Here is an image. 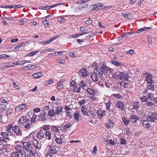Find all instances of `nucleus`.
I'll list each match as a JSON object with an SVG mask.
<instances>
[{"label":"nucleus","instance_id":"1","mask_svg":"<svg viewBox=\"0 0 157 157\" xmlns=\"http://www.w3.org/2000/svg\"><path fill=\"white\" fill-rule=\"evenodd\" d=\"M20 123L23 125V127L28 130L32 128L33 126L30 123V121L29 119H24L23 118L19 119Z\"/></svg>","mask_w":157,"mask_h":157},{"label":"nucleus","instance_id":"2","mask_svg":"<svg viewBox=\"0 0 157 157\" xmlns=\"http://www.w3.org/2000/svg\"><path fill=\"white\" fill-rule=\"evenodd\" d=\"M57 152L55 146L50 145L48 146V151L47 152L45 156H48L53 155Z\"/></svg>","mask_w":157,"mask_h":157},{"label":"nucleus","instance_id":"3","mask_svg":"<svg viewBox=\"0 0 157 157\" xmlns=\"http://www.w3.org/2000/svg\"><path fill=\"white\" fill-rule=\"evenodd\" d=\"M24 151L20 149H17V151L13 152L11 157H22L24 155Z\"/></svg>","mask_w":157,"mask_h":157},{"label":"nucleus","instance_id":"4","mask_svg":"<svg viewBox=\"0 0 157 157\" xmlns=\"http://www.w3.org/2000/svg\"><path fill=\"white\" fill-rule=\"evenodd\" d=\"M80 31L82 32V33H78L73 35L70 36H68L67 38L69 39L76 38L77 37L80 36V35H82L83 34L86 33V32L85 30V28L84 27H80Z\"/></svg>","mask_w":157,"mask_h":157},{"label":"nucleus","instance_id":"5","mask_svg":"<svg viewBox=\"0 0 157 157\" xmlns=\"http://www.w3.org/2000/svg\"><path fill=\"white\" fill-rule=\"evenodd\" d=\"M147 119L149 121L154 122L155 119L157 120V113L155 112H151V115L147 116Z\"/></svg>","mask_w":157,"mask_h":157},{"label":"nucleus","instance_id":"6","mask_svg":"<svg viewBox=\"0 0 157 157\" xmlns=\"http://www.w3.org/2000/svg\"><path fill=\"white\" fill-rule=\"evenodd\" d=\"M79 75L82 77L84 78L86 77L89 75V73L87 72L86 70L84 68H82L79 71Z\"/></svg>","mask_w":157,"mask_h":157},{"label":"nucleus","instance_id":"7","mask_svg":"<svg viewBox=\"0 0 157 157\" xmlns=\"http://www.w3.org/2000/svg\"><path fill=\"white\" fill-rule=\"evenodd\" d=\"M71 85V87L73 88V90L74 91L77 93H79L80 92V88L75 82H72Z\"/></svg>","mask_w":157,"mask_h":157},{"label":"nucleus","instance_id":"8","mask_svg":"<svg viewBox=\"0 0 157 157\" xmlns=\"http://www.w3.org/2000/svg\"><path fill=\"white\" fill-rule=\"evenodd\" d=\"M46 115L47 113L46 112L41 113L38 116L39 121H47Z\"/></svg>","mask_w":157,"mask_h":157},{"label":"nucleus","instance_id":"9","mask_svg":"<svg viewBox=\"0 0 157 157\" xmlns=\"http://www.w3.org/2000/svg\"><path fill=\"white\" fill-rule=\"evenodd\" d=\"M27 105L25 103H24L17 106L15 108V110L18 112L23 110L26 108Z\"/></svg>","mask_w":157,"mask_h":157},{"label":"nucleus","instance_id":"10","mask_svg":"<svg viewBox=\"0 0 157 157\" xmlns=\"http://www.w3.org/2000/svg\"><path fill=\"white\" fill-rule=\"evenodd\" d=\"M100 69L102 71L104 72V73H106L108 70H109L110 68L107 67L105 64L104 63H102L100 64Z\"/></svg>","mask_w":157,"mask_h":157},{"label":"nucleus","instance_id":"11","mask_svg":"<svg viewBox=\"0 0 157 157\" xmlns=\"http://www.w3.org/2000/svg\"><path fill=\"white\" fill-rule=\"evenodd\" d=\"M14 132L19 136L22 135V132L21 131L20 127L18 126H15L12 128Z\"/></svg>","mask_w":157,"mask_h":157},{"label":"nucleus","instance_id":"12","mask_svg":"<svg viewBox=\"0 0 157 157\" xmlns=\"http://www.w3.org/2000/svg\"><path fill=\"white\" fill-rule=\"evenodd\" d=\"M147 76L146 77V80L149 84H152L154 83L153 80L152 79V76L151 75L149 74L148 73H146Z\"/></svg>","mask_w":157,"mask_h":157},{"label":"nucleus","instance_id":"13","mask_svg":"<svg viewBox=\"0 0 157 157\" xmlns=\"http://www.w3.org/2000/svg\"><path fill=\"white\" fill-rule=\"evenodd\" d=\"M120 75V79L122 80L128 81V75L127 74L123 72H121Z\"/></svg>","mask_w":157,"mask_h":157},{"label":"nucleus","instance_id":"14","mask_svg":"<svg viewBox=\"0 0 157 157\" xmlns=\"http://www.w3.org/2000/svg\"><path fill=\"white\" fill-rule=\"evenodd\" d=\"M117 107L121 110H123L124 108V105L123 102L121 101H118L116 104Z\"/></svg>","mask_w":157,"mask_h":157},{"label":"nucleus","instance_id":"15","mask_svg":"<svg viewBox=\"0 0 157 157\" xmlns=\"http://www.w3.org/2000/svg\"><path fill=\"white\" fill-rule=\"evenodd\" d=\"M23 145L24 146V148L25 149V151H27L28 152L29 150V148L32 147L31 144H29L28 142H23Z\"/></svg>","mask_w":157,"mask_h":157},{"label":"nucleus","instance_id":"16","mask_svg":"<svg viewBox=\"0 0 157 157\" xmlns=\"http://www.w3.org/2000/svg\"><path fill=\"white\" fill-rule=\"evenodd\" d=\"M105 110H103L101 109H99L98 110L97 113L98 116L100 118H101L103 116L106 115Z\"/></svg>","mask_w":157,"mask_h":157},{"label":"nucleus","instance_id":"17","mask_svg":"<svg viewBox=\"0 0 157 157\" xmlns=\"http://www.w3.org/2000/svg\"><path fill=\"white\" fill-rule=\"evenodd\" d=\"M121 72L116 71L113 72V77L116 79H120V75H121Z\"/></svg>","mask_w":157,"mask_h":157},{"label":"nucleus","instance_id":"18","mask_svg":"<svg viewBox=\"0 0 157 157\" xmlns=\"http://www.w3.org/2000/svg\"><path fill=\"white\" fill-rule=\"evenodd\" d=\"M44 132H43V131L40 130L38 132L37 134V137L39 139H44Z\"/></svg>","mask_w":157,"mask_h":157},{"label":"nucleus","instance_id":"19","mask_svg":"<svg viewBox=\"0 0 157 157\" xmlns=\"http://www.w3.org/2000/svg\"><path fill=\"white\" fill-rule=\"evenodd\" d=\"M93 6V10H97L100 9L101 7L103 5L101 3H98L93 4L92 5Z\"/></svg>","mask_w":157,"mask_h":157},{"label":"nucleus","instance_id":"20","mask_svg":"<svg viewBox=\"0 0 157 157\" xmlns=\"http://www.w3.org/2000/svg\"><path fill=\"white\" fill-rule=\"evenodd\" d=\"M81 111L83 113L85 114L87 116H88V113L89 110H88L86 108L85 106H83L81 108Z\"/></svg>","mask_w":157,"mask_h":157},{"label":"nucleus","instance_id":"21","mask_svg":"<svg viewBox=\"0 0 157 157\" xmlns=\"http://www.w3.org/2000/svg\"><path fill=\"white\" fill-rule=\"evenodd\" d=\"M63 4V3H62V2L59 3H58L54 5H52V6L44 7V8H43V9L44 10L49 9L50 8H51L53 7L58 6H59Z\"/></svg>","mask_w":157,"mask_h":157},{"label":"nucleus","instance_id":"22","mask_svg":"<svg viewBox=\"0 0 157 157\" xmlns=\"http://www.w3.org/2000/svg\"><path fill=\"white\" fill-rule=\"evenodd\" d=\"M91 76L92 79L94 81H97L98 80V74L97 72L94 73V74H91Z\"/></svg>","mask_w":157,"mask_h":157},{"label":"nucleus","instance_id":"23","mask_svg":"<svg viewBox=\"0 0 157 157\" xmlns=\"http://www.w3.org/2000/svg\"><path fill=\"white\" fill-rule=\"evenodd\" d=\"M139 117L136 116L134 115L131 116L130 117L131 121L132 123H136V122L137 121L139 120Z\"/></svg>","mask_w":157,"mask_h":157},{"label":"nucleus","instance_id":"24","mask_svg":"<svg viewBox=\"0 0 157 157\" xmlns=\"http://www.w3.org/2000/svg\"><path fill=\"white\" fill-rule=\"evenodd\" d=\"M97 74H98V76L99 77H101L103 75V73H104L103 71L100 70L99 67H96L95 70Z\"/></svg>","mask_w":157,"mask_h":157},{"label":"nucleus","instance_id":"25","mask_svg":"<svg viewBox=\"0 0 157 157\" xmlns=\"http://www.w3.org/2000/svg\"><path fill=\"white\" fill-rule=\"evenodd\" d=\"M150 28L144 27L140 29H139L136 31L135 32V33H140L142 32L145 30H147V29H150Z\"/></svg>","mask_w":157,"mask_h":157},{"label":"nucleus","instance_id":"26","mask_svg":"<svg viewBox=\"0 0 157 157\" xmlns=\"http://www.w3.org/2000/svg\"><path fill=\"white\" fill-rule=\"evenodd\" d=\"M42 74L40 72H39L32 75V77L34 78H38L42 76Z\"/></svg>","mask_w":157,"mask_h":157},{"label":"nucleus","instance_id":"27","mask_svg":"<svg viewBox=\"0 0 157 157\" xmlns=\"http://www.w3.org/2000/svg\"><path fill=\"white\" fill-rule=\"evenodd\" d=\"M146 106L147 108H149L153 107L154 106H155V105L154 103L151 101H147L146 103Z\"/></svg>","mask_w":157,"mask_h":157},{"label":"nucleus","instance_id":"28","mask_svg":"<svg viewBox=\"0 0 157 157\" xmlns=\"http://www.w3.org/2000/svg\"><path fill=\"white\" fill-rule=\"evenodd\" d=\"M48 115L51 117H52L56 115V113L53 109H49L48 112Z\"/></svg>","mask_w":157,"mask_h":157},{"label":"nucleus","instance_id":"29","mask_svg":"<svg viewBox=\"0 0 157 157\" xmlns=\"http://www.w3.org/2000/svg\"><path fill=\"white\" fill-rule=\"evenodd\" d=\"M33 147H35L36 149H39L40 146L39 144L38 141L36 140H34L33 142Z\"/></svg>","mask_w":157,"mask_h":157},{"label":"nucleus","instance_id":"30","mask_svg":"<svg viewBox=\"0 0 157 157\" xmlns=\"http://www.w3.org/2000/svg\"><path fill=\"white\" fill-rule=\"evenodd\" d=\"M111 62L112 64H113L116 66H120L123 65V64L122 63L118 62L117 61L112 60Z\"/></svg>","mask_w":157,"mask_h":157},{"label":"nucleus","instance_id":"31","mask_svg":"<svg viewBox=\"0 0 157 157\" xmlns=\"http://www.w3.org/2000/svg\"><path fill=\"white\" fill-rule=\"evenodd\" d=\"M87 92L90 94L94 95L95 94V91L92 88H88L87 89Z\"/></svg>","mask_w":157,"mask_h":157},{"label":"nucleus","instance_id":"32","mask_svg":"<svg viewBox=\"0 0 157 157\" xmlns=\"http://www.w3.org/2000/svg\"><path fill=\"white\" fill-rule=\"evenodd\" d=\"M143 126L147 128H149L150 127V124H148V121L147 120H144L142 122Z\"/></svg>","mask_w":157,"mask_h":157},{"label":"nucleus","instance_id":"33","mask_svg":"<svg viewBox=\"0 0 157 157\" xmlns=\"http://www.w3.org/2000/svg\"><path fill=\"white\" fill-rule=\"evenodd\" d=\"M113 123L111 121H109L106 124V127L109 128L113 127Z\"/></svg>","mask_w":157,"mask_h":157},{"label":"nucleus","instance_id":"34","mask_svg":"<svg viewBox=\"0 0 157 157\" xmlns=\"http://www.w3.org/2000/svg\"><path fill=\"white\" fill-rule=\"evenodd\" d=\"M51 135L52 134L49 132L47 131L45 132V136H46V139L50 140L52 137Z\"/></svg>","mask_w":157,"mask_h":157},{"label":"nucleus","instance_id":"35","mask_svg":"<svg viewBox=\"0 0 157 157\" xmlns=\"http://www.w3.org/2000/svg\"><path fill=\"white\" fill-rule=\"evenodd\" d=\"M63 82H59L57 83V88L59 90L62 89L63 88Z\"/></svg>","mask_w":157,"mask_h":157},{"label":"nucleus","instance_id":"36","mask_svg":"<svg viewBox=\"0 0 157 157\" xmlns=\"http://www.w3.org/2000/svg\"><path fill=\"white\" fill-rule=\"evenodd\" d=\"M1 136L5 138V140L8 139V135L6 132H1Z\"/></svg>","mask_w":157,"mask_h":157},{"label":"nucleus","instance_id":"37","mask_svg":"<svg viewBox=\"0 0 157 157\" xmlns=\"http://www.w3.org/2000/svg\"><path fill=\"white\" fill-rule=\"evenodd\" d=\"M54 40H47L44 41L43 42H38V44H48L52 42Z\"/></svg>","mask_w":157,"mask_h":157},{"label":"nucleus","instance_id":"38","mask_svg":"<svg viewBox=\"0 0 157 157\" xmlns=\"http://www.w3.org/2000/svg\"><path fill=\"white\" fill-rule=\"evenodd\" d=\"M127 119V118H126L125 117L122 118V121H123V123L126 125H128V123L130 121L129 120H128Z\"/></svg>","mask_w":157,"mask_h":157},{"label":"nucleus","instance_id":"39","mask_svg":"<svg viewBox=\"0 0 157 157\" xmlns=\"http://www.w3.org/2000/svg\"><path fill=\"white\" fill-rule=\"evenodd\" d=\"M86 86V82L85 81H81L80 83L79 86L80 88L81 87L84 88Z\"/></svg>","mask_w":157,"mask_h":157},{"label":"nucleus","instance_id":"40","mask_svg":"<svg viewBox=\"0 0 157 157\" xmlns=\"http://www.w3.org/2000/svg\"><path fill=\"white\" fill-rule=\"evenodd\" d=\"M56 141L58 144H60L63 143L62 138L61 137L59 138H56Z\"/></svg>","mask_w":157,"mask_h":157},{"label":"nucleus","instance_id":"41","mask_svg":"<svg viewBox=\"0 0 157 157\" xmlns=\"http://www.w3.org/2000/svg\"><path fill=\"white\" fill-rule=\"evenodd\" d=\"M80 116L78 113H75L74 114V118L75 120L77 121H78V119Z\"/></svg>","mask_w":157,"mask_h":157},{"label":"nucleus","instance_id":"42","mask_svg":"<svg viewBox=\"0 0 157 157\" xmlns=\"http://www.w3.org/2000/svg\"><path fill=\"white\" fill-rule=\"evenodd\" d=\"M53 82V80L52 78H49L48 80L45 81L44 83L45 85L50 84Z\"/></svg>","mask_w":157,"mask_h":157},{"label":"nucleus","instance_id":"43","mask_svg":"<svg viewBox=\"0 0 157 157\" xmlns=\"http://www.w3.org/2000/svg\"><path fill=\"white\" fill-rule=\"evenodd\" d=\"M140 99L142 102H147L148 100V98L145 96H143Z\"/></svg>","mask_w":157,"mask_h":157},{"label":"nucleus","instance_id":"44","mask_svg":"<svg viewBox=\"0 0 157 157\" xmlns=\"http://www.w3.org/2000/svg\"><path fill=\"white\" fill-rule=\"evenodd\" d=\"M72 124H71V123L68 122L66 123L64 125V127L65 128H69L71 127Z\"/></svg>","mask_w":157,"mask_h":157},{"label":"nucleus","instance_id":"45","mask_svg":"<svg viewBox=\"0 0 157 157\" xmlns=\"http://www.w3.org/2000/svg\"><path fill=\"white\" fill-rule=\"evenodd\" d=\"M56 112H55V113L56 114V113L57 115L59 114L60 113L62 112V109L61 108L57 107V108H56Z\"/></svg>","mask_w":157,"mask_h":157},{"label":"nucleus","instance_id":"46","mask_svg":"<svg viewBox=\"0 0 157 157\" xmlns=\"http://www.w3.org/2000/svg\"><path fill=\"white\" fill-rule=\"evenodd\" d=\"M147 90H150L154 91V90H155L154 85H149L147 86Z\"/></svg>","mask_w":157,"mask_h":157},{"label":"nucleus","instance_id":"47","mask_svg":"<svg viewBox=\"0 0 157 157\" xmlns=\"http://www.w3.org/2000/svg\"><path fill=\"white\" fill-rule=\"evenodd\" d=\"M37 117L36 115L33 114L32 117L31 118V123H34L35 121V119Z\"/></svg>","mask_w":157,"mask_h":157},{"label":"nucleus","instance_id":"48","mask_svg":"<svg viewBox=\"0 0 157 157\" xmlns=\"http://www.w3.org/2000/svg\"><path fill=\"white\" fill-rule=\"evenodd\" d=\"M111 104L110 101H108L106 104V110H109L110 109V107L111 105Z\"/></svg>","mask_w":157,"mask_h":157},{"label":"nucleus","instance_id":"49","mask_svg":"<svg viewBox=\"0 0 157 157\" xmlns=\"http://www.w3.org/2000/svg\"><path fill=\"white\" fill-rule=\"evenodd\" d=\"M153 97V94L151 93H149L147 95V98L150 100H152Z\"/></svg>","mask_w":157,"mask_h":157},{"label":"nucleus","instance_id":"50","mask_svg":"<svg viewBox=\"0 0 157 157\" xmlns=\"http://www.w3.org/2000/svg\"><path fill=\"white\" fill-rule=\"evenodd\" d=\"M129 35V33H126L124 34L123 35L121 36H120V38H124L128 36Z\"/></svg>","mask_w":157,"mask_h":157},{"label":"nucleus","instance_id":"51","mask_svg":"<svg viewBox=\"0 0 157 157\" xmlns=\"http://www.w3.org/2000/svg\"><path fill=\"white\" fill-rule=\"evenodd\" d=\"M30 153H31V155H33L35 153V151L34 149L31 147L29 149V151Z\"/></svg>","mask_w":157,"mask_h":157},{"label":"nucleus","instance_id":"52","mask_svg":"<svg viewBox=\"0 0 157 157\" xmlns=\"http://www.w3.org/2000/svg\"><path fill=\"white\" fill-rule=\"evenodd\" d=\"M78 103L80 105H82L85 103V99H82L81 100L79 101Z\"/></svg>","mask_w":157,"mask_h":157},{"label":"nucleus","instance_id":"53","mask_svg":"<svg viewBox=\"0 0 157 157\" xmlns=\"http://www.w3.org/2000/svg\"><path fill=\"white\" fill-rule=\"evenodd\" d=\"M21 65H23L27 63H31V62L30 60H21Z\"/></svg>","mask_w":157,"mask_h":157},{"label":"nucleus","instance_id":"54","mask_svg":"<svg viewBox=\"0 0 157 157\" xmlns=\"http://www.w3.org/2000/svg\"><path fill=\"white\" fill-rule=\"evenodd\" d=\"M93 22V21L91 20H87L85 21V23L88 25H91Z\"/></svg>","mask_w":157,"mask_h":157},{"label":"nucleus","instance_id":"55","mask_svg":"<svg viewBox=\"0 0 157 157\" xmlns=\"http://www.w3.org/2000/svg\"><path fill=\"white\" fill-rule=\"evenodd\" d=\"M126 52L128 54H129L131 55H132L133 54L134 52L133 50L132 49H130L128 51H126Z\"/></svg>","mask_w":157,"mask_h":157},{"label":"nucleus","instance_id":"56","mask_svg":"<svg viewBox=\"0 0 157 157\" xmlns=\"http://www.w3.org/2000/svg\"><path fill=\"white\" fill-rule=\"evenodd\" d=\"M2 152L5 154H6L7 153V149L6 147H4L2 149Z\"/></svg>","mask_w":157,"mask_h":157},{"label":"nucleus","instance_id":"57","mask_svg":"<svg viewBox=\"0 0 157 157\" xmlns=\"http://www.w3.org/2000/svg\"><path fill=\"white\" fill-rule=\"evenodd\" d=\"M66 116L68 117H69L70 119L72 117V114H71L70 112H66Z\"/></svg>","mask_w":157,"mask_h":157},{"label":"nucleus","instance_id":"58","mask_svg":"<svg viewBox=\"0 0 157 157\" xmlns=\"http://www.w3.org/2000/svg\"><path fill=\"white\" fill-rule=\"evenodd\" d=\"M40 52V51L37 50L35 51H33L31 52V53L32 56L35 55L36 54L38 53L39 52Z\"/></svg>","mask_w":157,"mask_h":157},{"label":"nucleus","instance_id":"59","mask_svg":"<svg viewBox=\"0 0 157 157\" xmlns=\"http://www.w3.org/2000/svg\"><path fill=\"white\" fill-rule=\"evenodd\" d=\"M66 20L63 17H60L58 19L59 21L62 22L63 23Z\"/></svg>","mask_w":157,"mask_h":157},{"label":"nucleus","instance_id":"60","mask_svg":"<svg viewBox=\"0 0 157 157\" xmlns=\"http://www.w3.org/2000/svg\"><path fill=\"white\" fill-rule=\"evenodd\" d=\"M21 60H19L17 61H15L13 63V64L16 65H21Z\"/></svg>","mask_w":157,"mask_h":157},{"label":"nucleus","instance_id":"61","mask_svg":"<svg viewBox=\"0 0 157 157\" xmlns=\"http://www.w3.org/2000/svg\"><path fill=\"white\" fill-rule=\"evenodd\" d=\"M26 152H25V156L26 157H30L31 156V153H30L29 151H26Z\"/></svg>","mask_w":157,"mask_h":157},{"label":"nucleus","instance_id":"62","mask_svg":"<svg viewBox=\"0 0 157 157\" xmlns=\"http://www.w3.org/2000/svg\"><path fill=\"white\" fill-rule=\"evenodd\" d=\"M26 152H25V156L26 157H30L31 156V153H30L29 151H26Z\"/></svg>","mask_w":157,"mask_h":157},{"label":"nucleus","instance_id":"63","mask_svg":"<svg viewBox=\"0 0 157 157\" xmlns=\"http://www.w3.org/2000/svg\"><path fill=\"white\" fill-rule=\"evenodd\" d=\"M13 112V109H10L8 110L6 112L7 114L8 115H9L11 113H12Z\"/></svg>","mask_w":157,"mask_h":157},{"label":"nucleus","instance_id":"64","mask_svg":"<svg viewBox=\"0 0 157 157\" xmlns=\"http://www.w3.org/2000/svg\"><path fill=\"white\" fill-rule=\"evenodd\" d=\"M44 24L45 26L48 25V21L46 19H45L44 21H43Z\"/></svg>","mask_w":157,"mask_h":157}]
</instances>
